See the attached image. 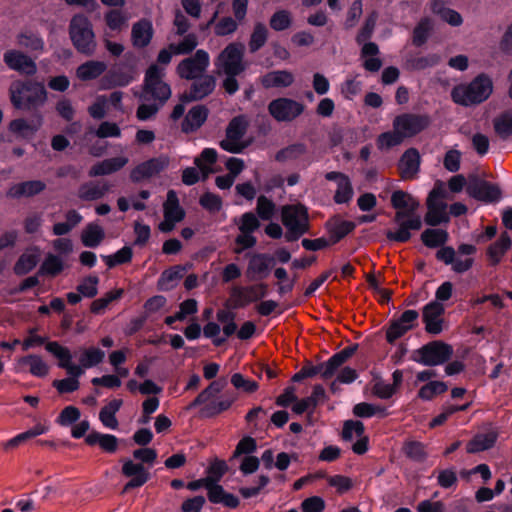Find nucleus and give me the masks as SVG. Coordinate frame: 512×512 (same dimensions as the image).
Returning <instances> with one entry per match:
<instances>
[{
  "label": "nucleus",
  "mask_w": 512,
  "mask_h": 512,
  "mask_svg": "<svg viewBox=\"0 0 512 512\" xmlns=\"http://www.w3.org/2000/svg\"><path fill=\"white\" fill-rule=\"evenodd\" d=\"M493 92V81L485 73L478 74L468 84L456 85L451 90V99L454 103L469 107L486 101Z\"/></svg>",
  "instance_id": "f257e3e1"
},
{
  "label": "nucleus",
  "mask_w": 512,
  "mask_h": 512,
  "mask_svg": "<svg viewBox=\"0 0 512 512\" xmlns=\"http://www.w3.org/2000/svg\"><path fill=\"white\" fill-rule=\"evenodd\" d=\"M69 37L76 51L85 56L94 55L97 42L90 19L84 14H75L69 23Z\"/></svg>",
  "instance_id": "f03ea898"
},
{
  "label": "nucleus",
  "mask_w": 512,
  "mask_h": 512,
  "mask_svg": "<svg viewBox=\"0 0 512 512\" xmlns=\"http://www.w3.org/2000/svg\"><path fill=\"white\" fill-rule=\"evenodd\" d=\"M281 222L286 228L285 240L297 241L310 230L308 208L301 204H286L281 207Z\"/></svg>",
  "instance_id": "7ed1b4c3"
},
{
  "label": "nucleus",
  "mask_w": 512,
  "mask_h": 512,
  "mask_svg": "<svg viewBox=\"0 0 512 512\" xmlns=\"http://www.w3.org/2000/svg\"><path fill=\"white\" fill-rule=\"evenodd\" d=\"M228 471V465L224 460H214L208 467V480L211 488H209L208 500L213 504H222L227 508L236 509L240 500L232 493L226 492L224 488L218 484L221 478Z\"/></svg>",
  "instance_id": "20e7f679"
},
{
  "label": "nucleus",
  "mask_w": 512,
  "mask_h": 512,
  "mask_svg": "<svg viewBox=\"0 0 512 512\" xmlns=\"http://www.w3.org/2000/svg\"><path fill=\"white\" fill-rule=\"evenodd\" d=\"M11 103L16 109L37 110L47 101V91L42 82L25 81L21 84V89L12 92Z\"/></svg>",
  "instance_id": "39448f33"
},
{
  "label": "nucleus",
  "mask_w": 512,
  "mask_h": 512,
  "mask_svg": "<svg viewBox=\"0 0 512 512\" xmlns=\"http://www.w3.org/2000/svg\"><path fill=\"white\" fill-rule=\"evenodd\" d=\"M136 76V64L133 61L122 59L106 70V73L100 79V88L102 90H111L127 87L136 80Z\"/></svg>",
  "instance_id": "423d86ee"
},
{
  "label": "nucleus",
  "mask_w": 512,
  "mask_h": 512,
  "mask_svg": "<svg viewBox=\"0 0 512 512\" xmlns=\"http://www.w3.org/2000/svg\"><path fill=\"white\" fill-rule=\"evenodd\" d=\"M453 347L442 341L433 340L413 351L411 360L424 366H438L448 362L453 356Z\"/></svg>",
  "instance_id": "0eeeda50"
},
{
  "label": "nucleus",
  "mask_w": 512,
  "mask_h": 512,
  "mask_svg": "<svg viewBox=\"0 0 512 512\" xmlns=\"http://www.w3.org/2000/svg\"><path fill=\"white\" fill-rule=\"evenodd\" d=\"M164 70L158 64H151L144 76L143 92L157 101L160 105H164L171 97V87L163 81Z\"/></svg>",
  "instance_id": "6e6552de"
},
{
  "label": "nucleus",
  "mask_w": 512,
  "mask_h": 512,
  "mask_svg": "<svg viewBox=\"0 0 512 512\" xmlns=\"http://www.w3.org/2000/svg\"><path fill=\"white\" fill-rule=\"evenodd\" d=\"M245 46L241 42L229 43L215 58L214 65L225 74L242 73L246 70L244 62Z\"/></svg>",
  "instance_id": "1a4fd4ad"
},
{
  "label": "nucleus",
  "mask_w": 512,
  "mask_h": 512,
  "mask_svg": "<svg viewBox=\"0 0 512 512\" xmlns=\"http://www.w3.org/2000/svg\"><path fill=\"white\" fill-rule=\"evenodd\" d=\"M210 65V56L207 51L199 49L191 57L185 58L177 66L180 78L192 80L204 75Z\"/></svg>",
  "instance_id": "9d476101"
},
{
  "label": "nucleus",
  "mask_w": 512,
  "mask_h": 512,
  "mask_svg": "<svg viewBox=\"0 0 512 512\" xmlns=\"http://www.w3.org/2000/svg\"><path fill=\"white\" fill-rule=\"evenodd\" d=\"M304 105L296 100L280 97L268 104L269 114L278 122H290L301 115Z\"/></svg>",
  "instance_id": "9b49d317"
},
{
  "label": "nucleus",
  "mask_w": 512,
  "mask_h": 512,
  "mask_svg": "<svg viewBox=\"0 0 512 512\" xmlns=\"http://www.w3.org/2000/svg\"><path fill=\"white\" fill-rule=\"evenodd\" d=\"M430 117L428 115L404 113L398 115L393 120V128L400 130L404 137H413L430 125Z\"/></svg>",
  "instance_id": "f8f14e48"
},
{
  "label": "nucleus",
  "mask_w": 512,
  "mask_h": 512,
  "mask_svg": "<svg viewBox=\"0 0 512 512\" xmlns=\"http://www.w3.org/2000/svg\"><path fill=\"white\" fill-rule=\"evenodd\" d=\"M418 318L416 310H405L398 319L391 320L386 329V341L389 344L395 343L417 325Z\"/></svg>",
  "instance_id": "ddd939ff"
},
{
  "label": "nucleus",
  "mask_w": 512,
  "mask_h": 512,
  "mask_svg": "<svg viewBox=\"0 0 512 512\" xmlns=\"http://www.w3.org/2000/svg\"><path fill=\"white\" fill-rule=\"evenodd\" d=\"M467 193L472 198L485 203L497 202L501 198V189L496 184L476 176L469 179Z\"/></svg>",
  "instance_id": "4468645a"
},
{
  "label": "nucleus",
  "mask_w": 512,
  "mask_h": 512,
  "mask_svg": "<svg viewBox=\"0 0 512 512\" xmlns=\"http://www.w3.org/2000/svg\"><path fill=\"white\" fill-rule=\"evenodd\" d=\"M394 223L398 225V228L396 230H387L385 236L388 241L397 243L408 242L412 237L410 231H418L423 225V221L418 214L410 215V217Z\"/></svg>",
  "instance_id": "2eb2a0df"
},
{
  "label": "nucleus",
  "mask_w": 512,
  "mask_h": 512,
  "mask_svg": "<svg viewBox=\"0 0 512 512\" xmlns=\"http://www.w3.org/2000/svg\"><path fill=\"white\" fill-rule=\"evenodd\" d=\"M189 92L180 95L179 100L183 103L199 101L210 95L216 86V79L212 75L204 74L193 79Z\"/></svg>",
  "instance_id": "dca6fc26"
},
{
  "label": "nucleus",
  "mask_w": 512,
  "mask_h": 512,
  "mask_svg": "<svg viewBox=\"0 0 512 512\" xmlns=\"http://www.w3.org/2000/svg\"><path fill=\"white\" fill-rule=\"evenodd\" d=\"M169 164L165 157H154L148 159L135 166L131 173L130 179L134 183H139L144 179H149L161 173Z\"/></svg>",
  "instance_id": "f3484780"
},
{
  "label": "nucleus",
  "mask_w": 512,
  "mask_h": 512,
  "mask_svg": "<svg viewBox=\"0 0 512 512\" xmlns=\"http://www.w3.org/2000/svg\"><path fill=\"white\" fill-rule=\"evenodd\" d=\"M4 63L14 71L26 76H33L37 72L35 61L19 50H8L3 55Z\"/></svg>",
  "instance_id": "a211bd4d"
},
{
  "label": "nucleus",
  "mask_w": 512,
  "mask_h": 512,
  "mask_svg": "<svg viewBox=\"0 0 512 512\" xmlns=\"http://www.w3.org/2000/svg\"><path fill=\"white\" fill-rule=\"evenodd\" d=\"M444 305L437 301H431L423 307L422 320L425 324V330L431 335H438L443 330Z\"/></svg>",
  "instance_id": "6ab92c4d"
},
{
  "label": "nucleus",
  "mask_w": 512,
  "mask_h": 512,
  "mask_svg": "<svg viewBox=\"0 0 512 512\" xmlns=\"http://www.w3.org/2000/svg\"><path fill=\"white\" fill-rule=\"evenodd\" d=\"M122 474L125 477L131 478L124 485L123 493L143 486L150 479V473L144 467V465L142 463H134L130 459L124 461L122 466Z\"/></svg>",
  "instance_id": "aec40b11"
},
{
  "label": "nucleus",
  "mask_w": 512,
  "mask_h": 512,
  "mask_svg": "<svg viewBox=\"0 0 512 512\" xmlns=\"http://www.w3.org/2000/svg\"><path fill=\"white\" fill-rule=\"evenodd\" d=\"M275 264V258L268 253L254 254L247 266L246 275L250 280L265 279Z\"/></svg>",
  "instance_id": "412c9836"
},
{
  "label": "nucleus",
  "mask_w": 512,
  "mask_h": 512,
  "mask_svg": "<svg viewBox=\"0 0 512 512\" xmlns=\"http://www.w3.org/2000/svg\"><path fill=\"white\" fill-rule=\"evenodd\" d=\"M435 257L445 265H451L452 270L457 274H463L470 270L474 264V259L468 257L464 260L456 258V251L452 246H441L436 252Z\"/></svg>",
  "instance_id": "4be33fe9"
},
{
  "label": "nucleus",
  "mask_w": 512,
  "mask_h": 512,
  "mask_svg": "<svg viewBox=\"0 0 512 512\" xmlns=\"http://www.w3.org/2000/svg\"><path fill=\"white\" fill-rule=\"evenodd\" d=\"M421 157L416 148L407 149L401 156L398 163L400 177L403 180H411L416 177L420 170Z\"/></svg>",
  "instance_id": "5701e85b"
},
{
  "label": "nucleus",
  "mask_w": 512,
  "mask_h": 512,
  "mask_svg": "<svg viewBox=\"0 0 512 512\" xmlns=\"http://www.w3.org/2000/svg\"><path fill=\"white\" fill-rule=\"evenodd\" d=\"M45 189L46 183L44 181L28 180L10 186L6 195L11 199L31 198L41 194Z\"/></svg>",
  "instance_id": "b1692460"
},
{
  "label": "nucleus",
  "mask_w": 512,
  "mask_h": 512,
  "mask_svg": "<svg viewBox=\"0 0 512 512\" xmlns=\"http://www.w3.org/2000/svg\"><path fill=\"white\" fill-rule=\"evenodd\" d=\"M124 439H120L113 434L101 433L98 431H91L85 436V443L88 446L98 445L101 450L107 454H114L119 448V444L124 442Z\"/></svg>",
  "instance_id": "393cba45"
},
{
  "label": "nucleus",
  "mask_w": 512,
  "mask_h": 512,
  "mask_svg": "<svg viewBox=\"0 0 512 512\" xmlns=\"http://www.w3.org/2000/svg\"><path fill=\"white\" fill-rule=\"evenodd\" d=\"M154 36L152 22L147 18H142L132 25L131 41L135 48L142 49L147 47Z\"/></svg>",
  "instance_id": "a878e982"
},
{
  "label": "nucleus",
  "mask_w": 512,
  "mask_h": 512,
  "mask_svg": "<svg viewBox=\"0 0 512 512\" xmlns=\"http://www.w3.org/2000/svg\"><path fill=\"white\" fill-rule=\"evenodd\" d=\"M209 110L205 105L193 106L184 117L181 130L189 134L197 131L207 120Z\"/></svg>",
  "instance_id": "bb28decb"
},
{
  "label": "nucleus",
  "mask_w": 512,
  "mask_h": 512,
  "mask_svg": "<svg viewBox=\"0 0 512 512\" xmlns=\"http://www.w3.org/2000/svg\"><path fill=\"white\" fill-rule=\"evenodd\" d=\"M110 189L111 185L106 181H88L79 186L77 196L82 201H96L102 199Z\"/></svg>",
  "instance_id": "cd10ccee"
},
{
  "label": "nucleus",
  "mask_w": 512,
  "mask_h": 512,
  "mask_svg": "<svg viewBox=\"0 0 512 512\" xmlns=\"http://www.w3.org/2000/svg\"><path fill=\"white\" fill-rule=\"evenodd\" d=\"M127 163L128 158L125 156L108 158L95 163L88 171V175L90 177L110 175L121 170Z\"/></svg>",
  "instance_id": "c85d7f7f"
},
{
  "label": "nucleus",
  "mask_w": 512,
  "mask_h": 512,
  "mask_svg": "<svg viewBox=\"0 0 512 512\" xmlns=\"http://www.w3.org/2000/svg\"><path fill=\"white\" fill-rule=\"evenodd\" d=\"M259 80L265 89L286 88L293 84L294 76L288 70H275L267 72Z\"/></svg>",
  "instance_id": "c756f323"
},
{
  "label": "nucleus",
  "mask_w": 512,
  "mask_h": 512,
  "mask_svg": "<svg viewBox=\"0 0 512 512\" xmlns=\"http://www.w3.org/2000/svg\"><path fill=\"white\" fill-rule=\"evenodd\" d=\"M235 401V397L223 394L218 398H212L203 404L200 410L201 416L205 418H213L227 411Z\"/></svg>",
  "instance_id": "7c9ffc66"
},
{
  "label": "nucleus",
  "mask_w": 512,
  "mask_h": 512,
  "mask_svg": "<svg viewBox=\"0 0 512 512\" xmlns=\"http://www.w3.org/2000/svg\"><path fill=\"white\" fill-rule=\"evenodd\" d=\"M41 250L38 246L31 247L27 252L21 254L14 265V273L23 276L31 272L39 263Z\"/></svg>",
  "instance_id": "2f4dec72"
},
{
  "label": "nucleus",
  "mask_w": 512,
  "mask_h": 512,
  "mask_svg": "<svg viewBox=\"0 0 512 512\" xmlns=\"http://www.w3.org/2000/svg\"><path fill=\"white\" fill-rule=\"evenodd\" d=\"M325 228L330 235L331 244H336L353 232L356 225L354 222L348 220L330 219L325 223Z\"/></svg>",
  "instance_id": "473e14b6"
},
{
  "label": "nucleus",
  "mask_w": 512,
  "mask_h": 512,
  "mask_svg": "<svg viewBox=\"0 0 512 512\" xmlns=\"http://www.w3.org/2000/svg\"><path fill=\"white\" fill-rule=\"evenodd\" d=\"M107 70V65L103 61L89 60L76 69V76L81 81H91L104 75Z\"/></svg>",
  "instance_id": "72a5a7b5"
},
{
  "label": "nucleus",
  "mask_w": 512,
  "mask_h": 512,
  "mask_svg": "<svg viewBox=\"0 0 512 512\" xmlns=\"http://www.w3.org/2000/svg\"><path fill=\"white\" fill-rule=\"evenodd\" d=\"M185 273V267L182 265H175L165 269L158 281L157 288L160 291H169L173 289L176 285V282L183 278Z\"/></svg>",
  "instance_id": "f704fd0d"
},
{
  "label": "nucleus",
  "mask_w": 512,
  "mask_h": 512,
  "mask_svg": "<svg viewBox=\"0 0 512 512\" xmlns=\"http://www.w3.org/2000/svg\"><path fill=\"white\" fill-rule=\"evenodd\" d=\"M164 218L181 222L185 218V210L180 206L176 191L168 190L166 201L163 204Z\"/></svg>",
  "instance_id": "c9c22d12"
},
{
  "label": "nucleus",
  "mask_w": 512,
  "mask_h": 512,
  "mask_svg": "<svg viewBox=\"0 0 512 512\" xmlns=\"http://www.w3.org/2000/svg\"><path fill=\"white\" fill-rule=\"evenodd\" d=\"M512 241L507 232L501 233L499 239L487 248V256L492 266L500 263L502 256L511 247Z\"/></svg>",
  "instance_id": "e433bc0d"
},
{
  "label": "nucleus",
  "mask_w": 512,
  "mask_h": 512,
  "mask_svg": "<svg viewBox=\"0 0 512 512\" xmlns=\"http://www.w3.org/2000/svg\"><path fill=\"white\" fill-rule=\"evenodd\" d=\"M497 438L498 434L494 431L477 434L467 443L466 451L475 454L491 449L495 445Z\"/></svg>",
  "instance_id": "4c0bfd02"
},
{
  "label": "nucleus",
  "mask_w": 512,
  "mask_h": 512,
  "mask_svg": "<svg viewBox=\"0 0 512 512\" xmlns=\"http://www.w3.org/2000/svg\"><path fill=\"white\" fill-rule=\"evenodd\" d=\"M105 238L104 229L97 223H89L81 233V242L85 247L96 248Z\"/></svg>",
  "instance_id": "58836bf2"
},
{
  "label": "nucleus",
  "mask_w": 512,
  "mask_h": 512,
  "mask_svg": "<svg viewBox=\"0 0 512 512\" xmlns=\"http://www.w3.org/2000/svg\"><path fill=\"white\" fill-rule=\"evenodd\" d=\"M17 44L31 52H42L44 50V40L42 37L31 30L21 31L17 37Z\"/></svg>",
  "instance_id": "ea45409f"
},
{
  "label": "nucleus",
  "mask_w": 512,
  "mask_h": 512,
  "mask_svg": "<svg viewBox=\"0 0 512 512\" xmlns=\"http://www.w3.org/2000/svg\"><path fill=\"white\" fill-rule=\"evenodd\" d=\"M441 62V56L437 53L427 55H411L407 58V65L415 71H422L437 66Z\"/></svg>",
  "instance_id": "a19ab883"
},
{
  "label": "nucleus",
  "mask_w": 512,
  "mask_h": 512,
  "mask_svg": "<svg viewBox=\"0 0 512 512\" xmlns=\"http://www.w3.org/2000/svg\"><path fill=\"white\" fill-rule=\"evenodd\" d=\"M105 351L95 347L90 346L87 348L80 349L79 363L84 368H92L101 364L105 359Z\"/></svg>",
  "instance_id": "79ce46f5"
},
{
  "label": "nucleus",
  "mask_w": 512,
  "mask_h": 512,
  "mask_svg": "<svg viewBox=\"0 0 512 512\" xmlns=\"http://www.w3.org/2000/svg\"><path fill=\"white\" fill-rule=\"evenodd\" d=\"M422 243L428 248H438L443 246L449 238V234L443 229L427 228L421 234Z\"/></svg>",
  "instance_id": "37998d69"
},
{
  "label": "nucleus",
  "mask_w": 512,
  "mask_h": 512,
  "mask_svg": "<svg viewBox=\"0 0 512 512\" xmlns=\"http://www.w3.org/2000/svg\"><path fill=\"white\" fill-rule=\"evenodd\" d=\"M246 289L250 298H245L244 301H235L233 305H231L233 309L244 308L249 303L261 300L268 295V285L264 282L246 286Z\"/></svg>",
  "instance_id": "c03bdc74"
},
{
  "label": "nucleus",
  "mask_w": 512,
  "mask_h": 512,
  "mask_svg": "<svg viewBox=\"0 0 512 512\" xmlns=\"http://www.w3.org/2000/svg\"><path fill=\"white\" fill-rule=\"evenodd\" d=\"M223 386L219 381H212L204 390H202L196 398L191 401L187 406L186 410L190 411L195 409L198 406L203 405L208 402L210 399L214 398L217 394H219L222 390Z\"/></svg>",
  "instance_id": "a18cd8bd"
},
{
  "label": "nucleus",
  "mask_w": 512,
  "mask_h": 512,
  "mask_svg": "<svg viewBox=\"0 0 512 512\" xmlns=\"http://www.w3.org/2000/svg\"><path fill=\"white\" fill-rule=\"evenodd\" d=\"M64 270V263L62 259L52 253H48L38 269V275L55 277Z\"/></svg>",
  "instance_id": "49530a36"
},
{
  "label": "nucleus",
  "mask_w": 512,
  "mask_h": 512,
  "mask_svg": "<svg viewBox=\"0 0 512 512\" xmlns=\"http://www.w3.org/2000/svg\"><path fill=\"white\" fill-rule=\"evenodd\" d=\"M45 349L58 359V366L60 368L66 369L72 363L73 356L71 351L57 341L48 342Z\"/></svg>",
  "instance_id": "de8ad7c7"
},
{
  "label": "nucleus",
  "mask_w": 512,
  "mask_h": 512,
  "mask_svg": "<svg viewBox=\"0 0 512 512\" xmlns=\"http://www.w3.org/2000/svg\"><path fill=\"white\" fill-rule=\"evenodd\" d=\"M306 152V144L301 142L293 143L277 151L275 154V160L280 163L288 160H297Z\"/></svg>",
  "instance_id": "09e8293b"
},
{
  "label": "nucleus",
  "mask_w": 512,
  "mask_h": 512,
  "mask_svg": "<svg viewBox=\"0 0 512 512\" xmlns=\"http://www.w3.org/2000/svg\"><path fill=\"white\" fill-rule=\"evenodd\" d=\"M249 123L244 115L232 118L226 128V136L231 140H240L245 136Z\"/></svg>",
  "instance_id": "8fccbe9b"
},
{
  "label": "nucleus",
  "mask_w": 512,
  "mask_h": 512,
  "mask_svg": "<svg viewBox=\"0 0 512 512\" xmlns=\"http://www.w3.org/2000/svg\"><path fill=\"white\" fill-rule=\"evenodd\" d=\"M496 134L503 140L512 135V110L504 111L493 120Z\"/></svg>",
  "instance_id": "3c124183"
},
{
  "label": "nucleus",
  "mask_w": 512,
  "mask_h": 512,
  "mask_svg": "<svg viewBox=\"0 0 512 512\" xmlns=\"http://www.w3.org/2000/svg\"><path fill=\"white\" fill-rule=\"evenodd\" d=\"M19 363L21 365H29L30 373L36 377H45L49 372L48 365L41 359L40 356L30 354L20 358Z\"/></svg>",
  "instance_id": "603ef678"
},
{
  "label": "nucleus",
  "mask_w": 512,
  "mask_h": 512,
  "mask_svg": "<svg viewBox=\"0 0 512 512\" xmlns=\"http://www.w3.org/2000/svg\"><path fill=\"white\" fill-rule=\"evenodd\" d=\"M268 38V29L267 27L258 22L255 24L254 29L251 33L250 40L248 43L249 51L251 53H255L260 50L266 43Z\"/></svg>",
  "instance_id": "864d4df0"
},
{
  "label": "nucleus",
  "mask_w": 512,
  "mask_h": 512,
  "mask_svg": "<svg viewBox=\"0 0 512 512\" xmlns=\"http://www.w3.org/2000/svg\"><path fill=\"white\" fill-rule=\"evenodd\" d=\"M123 294L124 290L121 288L107 292L103 297L98 298L91 303V312L93 314H101L111 302L119 300Z\"/></svg>",
  "instance_id": "5fc2aeb1"
},
{
  "label": "nucleus",
  "mask_w": 512,
  "mask_h": 512,
  "mask_svg": "<svg viewBox=\"0 0 512 512\" xmlns=\"http://www.w3.org/2000/svg\"><path fill=\"white\" fill-rule=\"evenodd\" d=\"M446 209L447 205H441L440 207H429L424 216V222L431 227H436L443 223L449 222L450 217L446 212Z\"/></svg>",
  "instance_id": "6e6d98bb"
},
{
  "label": "nucleus",
  "mask_w": 512,
  "mask_h": 512,
  "mask_svg": "<svg viewBox=\"0 0 512 512\" xmlns=\"http://www.w3.org/2000/svg\"><path fill=\"white\" fill-rule=\"evenodd\" d=\"M448 390V386L443 381H430L423 385L418 391V397L425 401L432 400L435 396L441 395Z\"/></svg>",
  "instance_id": "4d7b16f0"
},
{
  "label": "nucleus",
  "mask_w": 512,
  "mask_h": 512,
  "mask_svg": "<svg viewBox=\"0 0 512 512\" xmlns=\"http://www.w3.org/2000/svg\"><path fill=\"white\" fill-rule=\"evenodd\" d=\"M183 36L184 37L180 42L169 44V48L172 49L175 55L190 54L198 45V38L196 34L188 33Z\"/></svg>",
  "instance_id": "13d9d810"
},
{
  "label": "nucleus",
  "mask_w": 512,
  "mask_h": 512,
  "mask_svg": "<svg viewBox=\"0 0 512 512\" xmlns=\"http://www.w3.org/2000/svg\"><path fill=\"white\" fill-rule=\"evenodd\" d=\"M353 414L359 418H370L375 415L387 416V409L380 405L361 402L353 407Z\"/></svg>",
  "instance_id": "bf43d9fd"
},
{
  "label": "nucleus",
  "mask_w": 512,
  "mask_h": 512,
  "mask_svg": "<svg viewBox=\"0 0 512 512\" xmlns=\"http://www.w3.org/2000/svg\"><path fill=\"white\" fill-rule=\"evenodd\" d=\"M276 213L275 203L264 195L257 198L256 214L257 217L263 221L271 220Z\"/></svg>",
  "instance_id": "052dcab7"
},
{
  "label": "nucleus",
  "mask_w": 512,
  "mask_h": 512,
  "mask_svg": "<svg viewBox=\"0 0 512 512\" xmlns=\"http://www.w3.org/2000/svg\"><path fill=\"white\" fill-rule=\"evenodd\" d=\"M354 195L352 183L350 178H343L340 182L337 183V190L333 197L334 202L336 204H347L349 203Z\"/></svg>",
  "instance_id": "680f3d73"
},
{
  "label": "nucleus",
  "mask_w": 512,
  "mask_h": 512,
  "mask_svg": "<svg viewBox=\"0 0 512 512\" xmlns=\"http://www.w3.org/2000/svg\"><path fill=\"white\" fill-rule=\"evenodd\" d=\"M38 119H39L38 125H31V124L27 123V121L23 118L14 119L9 123V130L12 133L17 134L21 137H26L28 133L30 135H33L38 130V127L41 124L42 116L39 115Z\"/></svg>",
  "instance_id": "e2e57ef3"
},
{
  "label": "nucleus",
  "mask_w": 512,
  "mask_h": 512,
  "mask_svg": "<svg viewBox=\"0 0 512 512\" xmlns=\"http://www.w3.org/2000/svg\"><path fill=\"white\" fill-rule=\"evenodd\" d=\"M99 277L89 275L85 277L76 287L82 297L94 298L98 294Z\"/></svg>",
  "instance_id": "0e129e2a"
},
{
  "label": "nucleus",
  "mask_w": 512,
  "mask_h": 512,
  "mask_svg": "<svg viewBox=\"0 0 512 512\" xmlns=\"http://www.w3.org/2000/svg\"><path fill=\"white\" fill-rule=\"evenodd\" d=\"M431 31V24L428 18L421 19L420 22L415 26L413 30L412 43L416 47L423 46L428 38Z\"/></svg>",
  "instance_id": "69168bd1"
},
{
  "label": "nucleus",
  "mask_w": 512,
  "mask_h": 512,
  "mask_svg": "<svg viewBox=\"0 0 512 512\" xmlns=\"http://www.w3.org/2000/svg\"><path fill=\"white\" fill-rule=\"evenodd\" d=\"M270 27L275 31H284L292 24L290 12L287 10H278L270 18Z\"/></svg>",
  "instance_id": "338daca9"
},
{
  "label": "nucleus",
  "mask_w": 512,
  "mask_h": 512,
  "mask_svg": "<svg viewBox=\"0 0 512 512\" xmlns=\"http://www.w3.org/2000/svg\"><path fill=\"white\" fill-rule=\"evenodd\" d=\"M259 228L260 221L257 215H255L253 212H245L242 214L238 223V229L241 233L253 234Z\"/></svg>",
  "instance_id": "774afa93"
}]
</instances>
